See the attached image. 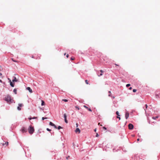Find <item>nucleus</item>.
Returning a JSON list of instances; mask_svg holds the SVG:
<instances>
[{"mask_svg":"<svg viewBox=\"0 0 160 160\" xmlns=\"http://www.w3.org/2000/svg\"><path fill=\"white\" fill-rule=\"evenodd\" d=\"M4 100L9 104L12 103L13 101V100L11 98V97L8 94L4 98Z\"/></svg>","mask_w":160,"mask_h":160,"instance_id":"obj_1","label":"nucleus"},{"mask_svg":"<svg viewBox=\"0 0 160 160\" xmlns=\"http://www.w3.org/2000/svg\"><path fill=\"white\" fill-rule=\"evenodd\" d=\"M28 131L29 133L30 134H32L34 131V129L33 127H32L31 126H29V128H28Z\"/></svg>","mask_w":160,"mask_h":160,"instance_id":"obj_2","label":"nucleus"},{"mask_svg":"<svg viewBox=\"0 0 160 160\" xmlns=\"http://www.w3.org/2000/svg\"><path fill=\"white\" fill-rule=\"evenodd\" d=\"M128 128L130 130H132L133 129L134 126L131 123H130L128 125Z\"/></svg>","mask_w":160,"mask_h":160,"instance_id":"obj_3","label":"nucleus"},{"mask_svg":"<svg viewBox=\"0 0 160 160\" xmlns=\"http://www.w3.org/2000/svg\"><path fill=\"white\" fill-rule=\"evenodd\" d=\"M64 118L65 122L66 123H68V121L67 119V115L66 113H64L63 115Z\"/></svg>","mask_w":160,"mask_h":160,"instance_id":"obj_4","label":"nucleus"},{"mask_svg":"<svg viewBox=\"0 0 160 160\" xmlns=\"http://www.w3.org/2000/svg\"><path fill=\"white\" fill-rule=\"evenodd\" d=\"M23 106V105L21 103H19L18 104V106L17 108V109L18 110H21V108L20 107H22Z\"/></svg>","mask_w":160,"mask_h":160,"instance_id":"obj_5","label":"nucleus"},{"mask_svg":"<svg viewBox=\"0 0 160 160\" xmlns=\"http://www.w3.org/2000/svg\"><path fill=\"white\" fill-rule=\"evenodd\" d=\"M27 131V129L25 127H23L22 128V131L23 133L26 132Z\"/></svg>","mask_w":160,"mask_h":160,"instance_id":"obj_6","label":"nucleus"},{"mask_svg":"<svg viewBox=\"0 0 160 160\" xmlns=\"http://www.w3.org/2000/svg\"><path fill=\"white\" fill-rule=\"evenodd\" d=\"M129 116V113L128 112H127L125 113V118L126 119H127Z\"/></svg>","mask_w":160,"mask_h":160,"instance_id":"obj_7","label":"nucleus"},{"mask_svg":"<svg viewBox=\"0 0 160 160\" xmlns=\"http://www.w3.org/2000/svg\"><path fill=\"white\" fill-rule=\"evenodd\" d=\"M8 79L9 80V81L10 82V86L12 87H14V84L11 81V80L9 78H8Z\"/></svg>","mask_w":160,"mask_h":160,"instance_id":"obj_8","label":"nucleus"},{"mask_svg":"<svg viewBox=\"0 0 160 160\" xmlns=\"http://www.w3.org/2000/svg\"><path fill=\"white\" fill-rule=\"evenodd\" d=\"M75 132H78V133H79L80 132V130L79 128H78L76 129Z\"/></svg>","mask_w":160,"mask_h":160,"instance_id":"obj_9","label":"nucleus"},{"mask_svg":"<svg viewBox=\"0 0 160 160\" xmlns=\"http://www.w3.org/2000/svg\"><path fill=\"white\" fill-rule=\"evenodd\" d=\"M27 89L29 91L30 93L32 92V90L29 87H28L27 88Z\"/></svg>","mask_w":160,"mask_h":160,"instance_id":"obj_10","label":"nucleus"},{"mask_svg":"<svg viewBox=\"0 0 160 160\" xmlns=\"http://www.w3.org/2000/svg\"><path fill=\"white\" fill-rule=\"evenodd\" d=\"M13 79L12 80V81L13 82H17V80L16 78V77H13Z\"/></svg>","mask_w":160,"mask_h":160,"instance_id":"obj_11","label":"nucleus"},{"mask_svg":"<svg viewBox=\"0 0 160 160\" xmlns=\"http://www.w3.org/2000/svg\"><path fill=\"white\" fill-rule=\"evenodd\" d=\"M84 107L85 108H86L87 109H88L89 111H90V112H92V110L91 109V108H88L86 106H84Z\"/></svg>","mask_w":160,"mask_h":160,"instance_id":"obj_12","label":"nucleus"},{"mask_svg":"<svg viewBox=\"0 0 160 160\" xmlns=\"http://www.w3.org/2000/svg\"><path fill=\"white\" fill-rule=\"evenodd\" d=\"M2 73H0V79L2 78H3V77L2 76ZM0 82H1V83H2V80H1L0 79Z\"/></svg>","mask_w":160,"mask_h":160,"instance_id":"obj_13","label":"nucleus"},{"mask_svg":"<svg viewBox=\"0 0 160 160\" xmlns=\"http://www.w3.org/2000/svg\"><path fill=\"white\" fill-rule=\"evenodd\" d=\"M13 92L15 93V94H17V90L15 88L13 90Z\"/></svg>","mask_w":160,"mask_h":160,"instance_id":"obj_14","label":"nucleus"},{"mask_svg":"<svg viewBox=\"0 0 160 160\" xmlns=\"http://www.w3.org/2000/svg\"><path fill=\"white\" fill-rule=\"evenodd\" d=\"M49 125L52 126H53L54 125V124L51 122H49Z\"/></svg>","mask_w":160,"mask_h":160,"instance_id":"obj_15","label":"nucleus"},{"mask_svg":"<svg viewBox=\"0 0 160 160\" xmlns=\"http://www.w3.org/2000/svg\"><path fill=\"white\" fill-rule=\"evenodd\" d=\"M145 106V109H144V110L145 112H146V109H147V108H148V106H147V104H146Z\"/></svg>","mask_w":160,"mask_h":160,"instance_id":"obj_16","label":"nucleus"},{"mask_svg":"<svg viewBox=\"0 0 160 160\" xmlns=\"http://www.w3.org/2000/svg\"><path fill=\"white\" fill-rule=\"evenodd\" d=\"M62 127H61V126H59L58 127V130H59L60 129H62Z\"/></svg>","mask_w":160,"mask_h":160,"instance_id":"obj_17","label":"nucleus"},{"mask_svg":"<svg viewBox=\"0 0 160 160\" xmlns=\"http://www.w3.org/2000/svg\"><path fill=\"white\" fill-rule=\"evenodd\" d=\"M44 104V101H43L42 100V101L41 105L42 106Z\"/></svg>","mask_w":160,"mask_h":160,"instance_id":"obj_18","label":"nucleus"},{"mask_svg":"<svg viewBox=\"0 0 160 160\" xmlns=\"http://www.w3.org/2000/svg\"><path fill=\"white\" fill-rule=\"evenodd\" d=\"M158 116H156V117H152V118L153 119H156V118H158Z\"/></svg>","mask_w":160,"mask_h":160,"instance_id":"obj_19","label":"nucleus"},{"mask_svg":"<svg viewBox=\"0 0 160 160\" xmlns=\"http://www.w3.org/2000/svg\"><path fill=\"white\" fill-rule=\"evenodd\" d=\"M116 114L118 116H120V115H119V112L118 111H117L116 112Z\"/></svg>","mask_w":160,"mask_h":160,"instance_id":"obj_20","label":"nucleus"},{"mask_svg":"<svg viewBox=\"0 0 160 160\" xmlns=\"http://www.w3.org/2000/svg\"><path fill=\"white\" fill-rule=\"evenodd\" d=\"M47 118L42 117V120H44V119H46Z\"/></svg>","mask_w":160,"mask_h":160,"instance_id":"obj_21","label":"nucleus"},{"mask_svg":"<svg viewBox=\"0 0 160 160\" xmlns=\"http://www.w3.org/2000/svg\"><path fill=\"white\" fill-rule=\"evenodd\" d=\"M130 86V84H127L126 85V86L127 87H129V86Z\"/></svg>","mask_w":160,"mask_h":160,"instance_id":"obj_22","label":"nucleus"},{"mask_svg":"<svg viewBox=\"0 0 160 160\" xmlns=\"http://www.w3.org/2000/svg\"><path fill=\"white\" fill-rule=\"evenodd\" d=\"M132 91H133V92H136L137 90L136 89H133Z\"/></svg>","mask_w":160,"mask_h":160,"instance_id":"obj_23","label":"nucleus"},{"mask_svg":"<svg viewBox=\"0 0 160 160\" xmlns=\"http://www.w3.org/2000/svg\"><path fill=\"white\" fill-rule=\"evenodd\" d=\"M62 100L65 102H67L68 101V100L66 99H63Z\"/></svg>","mask_w":160,"mask_h":160,"instance_id":"obj_24","label":"nucleus"},{"mask_svg":"<svg viewBox=\"0 0 160 160\" xmlns=\"http://www.w3.org/2000/svg\"><path fill=\"white\" fill-rule=\"evenodd\" d=\"M75 107V108L76 109H78V110H79V108L78 106H76Z\"/></svg>","mask_w":160,"mask_h":160,"instance_id":"obj_25","label":"nucleus"},{"mask_svg":"<svg viewBox=\"0 0 160 160\" xmlns=\"http://www.w3.org/2000/svg\"><path fill=\"white\" fill-rule=\"evenodd\" d=\"M46 129H47V130L48 131H51V130L50 129L48 128H47Z\"/></svg>","mask_w":160,"mask_h":160,"instance_id":"obj_26","label":"nucleus"},{"mask_svg":"<svg viewBox=\"0 0 160 160\" xmlns=\"http://www.w3.org/2000/svg\"><path fill=\"white\" fill-rule=\"evenodd\" d=\"M117 118H119V120H120L121 118H120V117H119V116H118L117 117Z\"/></svg>","mask_w":160,"mask_h":160,"instance_id":"obj_27","label":"nucleus"},{"mask_svg":"<svg viewBox=\"0 0 160 160\" xmlns=\"http://www.w3.org/2000/svg\"><path fill=\"white\" fill-rule=\"evenodd\" d=\"M85 82H86V83L87 84H88V81L87 80H85Z\"/></svg>","mask_w":160,"mask_h":160,"instance_id":"obj_28","label":"nucleus"},{"mask_svg":"<svg viewBox=\"0 0 160 160\" xmlns=\"http://www.w3.org/2000/svg\"><path fill=\"white\" fill-rule=\"evenodd\" d=\"M54 128H56V129H57V126L54 124V125L53 126Z\"/></svg>","mask_w":160,"mask_h":160,"instance_id":"obj_29","label":"nucleus"},{"mask_svg":"<svg viewBox=\"0 0 160 160\" xmlns=\"http://www.w3.org/2000/svg\"><path fill=\"white\" fill-rule=\"evenodd\" d=\"M8 144V142H6L5 143V144H6L7 145Z\"/></svg>","mask_w":160,"mask_h":160,"instance_id":"obj_30","label":"nucleus"},{"mask_svg":"<svg viewBox=\"0 0 160 160\" xmlns=\"http://www.w3.org/2000/svg\"><path fill=\"white\" fill-rule=\"evenodd\" d=\"M102 73H101L100 74V75H98V76L100 77V76H102Z\"/></svg>","mask_w":160,"mask_h":160,"instance_id":"obj_31","label":"nucleus"},{"mask_svg":"<svg viewBox=\"0 0 160 160\" xmlns=\"http://www.w3.org/2000/svg\"><path fill=\"white\" fill-rule=\"evenodd\" d=\"M100 72H101V73H102L103 72V71L102 70H100Z\"/></svg>","mask_w":160,"mask_h":160,"instance_id":"obj_32","label":"nucleus"},{"mask_svg":"<svg viewBox=\"0 0 160 160\" xmlns=\"http://www.w3.org/2000/svg\"><path fill=\"white\" fill-rule=\"evenodd\" d=\"M103 128L105 130H106L107 129V128L105 127H103Z\"/></svg>","mask_w":160,"mask_h":160,"instance_id":"obj_33","label":"nucleus"},{"mask_svg":"<svg viewBox=\"0 0 160 160\" xmlns=\"http://www.w3.org/2000/svg\"><path fill=\"white\" fill-rule=\"evenodd\" d=\"M37 118V117H33V118H32V119H35Z\"/></svg>","mask_w":160,"mask_h":160,"instance_id":"obj_34","label":"nucleus"},{"mask_svg":"<svg viewBox=\"0 0 160 160\" xmlns=\"http://www.w3.org/2000/svg\"><path fill=\"white\" fill-rule=\"evenodd\" d=\"M71 59L72 60H73L74 59V58H73L72 57L71 58Z\"/></svg>","mask_w":160,"mask_h":160,"instance_id":"obj_35","label":"nucleus"},{"mask_svg":"<svg viewBox=\"0 0 160 160\" xmlns=\"http://www.w3.org/2000/svg\"><path fill=\"white\" fill-rule=\"evenodd\" d=\"M99 136V135H98V133H97V134H96V137H98Z\"/></svg>","mask_w":160,"mask_h":160,"instance_id":"obj_36","label":"nucleus"},{"mask_svg":"<svg viewBox=\"0 0 160 160\" xmlns=\"http://www.w3.org/2000/svg\"><path fill=\"white\" fill-rule=\"evenodd\" d=\"M68 56H69V55H68V54H67V55H66V57H67V58H68Z\"/></svg>","mask_w":160,"mask_h":160,"instance_id":"obj_37","label":"nucleus"},{"mask_svg":"<svg viewBox=\"0 0 160 160\" xmlns=\"http://www.w3.org/2000/svg\"><path fill=\"white\" fill-rule=\"evenodd\" d=\"M70 157L69 156L67 157V159H68Z\"/></svg>","mask_w":160,"mask_h":160,"instance_id":"obj_38","label":"nucleus"},{"mask_svg":"<svg viewBox=\"0 0 160 160\" xmlns=\"http://www.w3.org/2000/svg\"><path fill=\"white\" fill-rule=\"evenodd\" d=\"M12 60H13L14 62H17V61H15V60H13V59H12Z\"/></svg>","mask_w":160,"mask_h":160,"instance_id":"obj_39","label":"nucleus"},{"mask_svg":"<svg viewBox=\"0 0 160 160\" xmlns=\"http://www.w3.org/2000/svg\"><path fill=\"white\" fill-rule=\"evenodd\" d=\"M132 89V87H130V88H129V89L130 90H131Z\"/></svg>","mask_w":160,"mask_h":160,"instance_id":"obj_40","label":"nucleus"},{"mask_svg":"<svg viewBox=\"0 0 160 160\" xmlns=\"http://www.w3.org/2000/svg\"><path fill=\"white\" fill-rule=\"evenodd\" d=\"M29 119H30V120H31V119H32V118H29Z\"/></svg>","mask_w":160,"mask_h":160,"instance_id":"obj_41","label":"nucleus"},{"mask_svg":"<svg viewBox=\"0 0 160 160\" xmlns=\"http://www.w3.org/2000/svg\"><path fill=\"white\" fill-rule=\"evenodd\" d=\"M94 131L95 132H96V128H95L94 130Z\"/></svg>","mask_w":160,"mask_h":160,"instance_id":"obj_42","label":"nucleus"},{"mask_svg":"<svg viewBox=\"0 0 160 160\" xmlns=\"http://www.w3.org/2000/svg\"><path fill=\"white\" fill-rule=\"evenodd\" d=\"M139 138H138L137 139V141H139Z\"/></svg>","mask_w":160,"mask_h":160,"instance_id":"obj_43","label":"nucleus"},{"mask_svg":"<svg viewBox=\"0 0 160 160\" xmlns=\"http://www.w3.org/2000/svg\"><path fill=\"white\" fill-rule=\"evenodd\" d=\"M108 92L110 93H111V92L110 91H109Z\"/></svg>","mask_w":160,"mask_h":160,"instance_id":"obj_44","label":"nucleus"},{"mask_svg":"<svg viewBox=\"0 0 160 160\" xmlns=\"http://www.w3.org/2000/svg\"><path fill=\"white\" fill-rule=\"evenodd\" d=\"M66 53H65L64 54V55H66Z\"/></svg>","mask_w":160,"mask_h":160,"instance_id":"obj_45","label":"nucleus"},{"mask_svg":"<svg viewBox=\"0 0 160 160\" xmlns=\"http://www.w3.org/2000/svg\"><path fill=\"white\" fill-rule=\"evenodd\" d=\"M115 65H117V66H118V65H117V64H115Z\"/></svg>","mask_w":160,"mask_h":160,"instance_id":"obj_46","label":"nucleus"},{"mask_svg":"<svg viewBox=\"0 0 160 160\" xmlns=\"http://www.w3.org/2000/svg\"><path fill=\"white\" fill-rule=\"evenodd\" d=\"M32 58H33V56H32Z\"/></svg>","mask_w":160,"mask_h":160,"instance_id":"obj_47","label":"nucleus"},{"mask_svg":"<svg viewBox=\"0 0 160 160\" xmlns=\"http://www.w3.org/2000/svg\"><path fill=\"white\" fill-rule=\"evenodd\" d=\"M108 96H110V95H108Z\"/></svg>","mask_w":160,"mask_h":160,"instance_id":"obj_48","label":"nucleus"},{"mask_svg":"<svg viewBox=\"0 0 160 160\" xmlns=\"http://www.w3.org/2000/svg\"><path fill=\"white\" fill-rule=\"evenodd\" d=\"M76 125H77V126H78V124H77H77H76Z\"/></svg>","mask_w":160,"mask_h":160,"instance_id":"obj_49","label":"nucleus"}]
</instances>
